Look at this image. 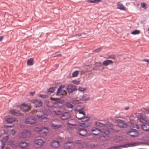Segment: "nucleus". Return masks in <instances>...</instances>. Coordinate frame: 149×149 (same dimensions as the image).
Listing matches in <instances>:
<instances>
[{
  "label": "nucleus",
  "mask_w": 149,
  "mask_h": 149,
  "mask_svg": "<svg viewBox=\"0 0 149 149\" xmlns=\"http://www.w3.org/2000/svg\"><path fill=\"white\" fill-rule=\"evenodd\" d=\"M78 132L80 135L84 136H88L90 134L86 130L83 129H80Z\"/></svg>",
  "instance_id": "obj_6"
},
{
  "label": "nucleus",
  "mask_w": 149,
  "mask_h": 149,
  "mask_svg": "<svg viewBox=\"0 0 149 149\" xmlns=\"http://www.w3.org/2000/svg\"><path fill=\"white\" fill-rule=\"evenodd\" d=\"M105 126H104V128H102V132L104 133L106 135L108 134L109 133V131L108 130H106V128H107L109 130H114V132H117L118 131V130L116 129H114L115 128V126H113L111 123L108 122L104 124Z\"/></svg>",
  "instance_id": "obj_2"
},
{
  "label": "nucleus",
  "mask_w": 149,
  "mask_h": 149,
  "mask_svg": "<svg viewBox=\"0 0 149 149\" xmlns=\"http://www.w3.org/2000/svg\"><path fill=\"white\" fill-rule=\"evenodd\" d=\"M77 90L76 86L75 85L72 84H70L68 85L67 90L69 93H72L73 91Z\"/></svg>",
  "instance_id": "obj_16"
},
{
  "label": "nucleus",
  "mask_w": 149,
  "mask_h": 149,
  "mask_svg": "<svg viewBox=\"0 0 149 149\" xmlns=\"http://www.w3.org/2000/svg\"><path fill=\"white\" fill-rule=\"evenodd\" d=\"M53 111L56 114L59 115L60 118L63 120L69 119L71 117L70 115L68 112H65L63 113L59 110L55 109H53Z\"/></svg>",
  "instance_id": "obj_1"
},
{
  "label": "nucleus",
  "mask_w": 149,
  "mask_h": 149,
  "mask_svg": "<svg viewBox=\"0 0 149 149\" xmlns=\"http://www.w3.org/2000/svg\"><path fill=\"white\" fill-rule=\"evenodd\" d=\"M8 145H10L12 147H14L16 146V143L13 141L9 140L8 143Z\"/></svg>",
  "instance_id": "obj_32"
},
{
  "label": "nucleus",
  "mask_w": 149,
  "mask_h": 149,
  "mask_svg": "<svg viewBox=\"0 0 149 149\" xmlns=\"http://www.w3.org/2000/svg\"><path fill=\"white\" fill-rule=\"evenodd\" d=\"M74 147L73 142L71 141L65 143L64 145V147L66 149L72 148Z\"/></svg>",
  "instance_id": "obj_18"
},
{
  "label": "nucleus",
  "mask_w": 149,
  "mask_h": 149,
  "mask_svg": "<svg viewBox=\"0 0 149 149\" xmlns=\"http://www.w3.org/2000/svg\"><path fill=\"white\" fill-rule=\"evenodd\" d=\"M143 144V143L141 142H135L127 144L125 145L124 146L125 147H132L141 145Z\"/></svg>",
  "instance_id": "obj_21"
},
{
  "label": "nucleus",
  "mask_w": 149,
  "mask_h": 149,
  "mask_svg": "<svg viewBox=\"0 0 149 149\" xmlns=\"http://www.w3.org/2000/svg\"><path fill=\"white\" fill-rule=\"evenodd\" d=\"M36 121L35 118L31 116L26 118L25 122L27 124H33L35 123Z\"/></svg>",
  "instance_id": "obj_15"
},
{
  "label": "nucleus",
  "mask_w": 149,
  "mask_h": 149,
  "mask_svg": "<svg viewBox=\"0 0 149 149\" xmlns=\"http://www.w3.org/2000/svg\"><path fill=\"white\" fill-rule=\"evenodd\" d=\"M81 106L80 105H78L76 107V109L77 111H79V110H81V109L83 108V107L80 108Z\"/></svg>",
  "instance_id": "obj_47"
},
{
  "label": "nucleus",
  "mask_w": 149,
  "mask_h": 149,
  "mask_svg": "<svg viewBox=\"0 0 149 149\" xmlns=\"http://www.w3.org/2000/svg\"><path fill=\"white\" fill-rule=\"evenodd\" d=\"M33 59L32 58H30L27 61V64L28 65H31L33 64Z\"/></svg>",
  "instance_id": "obj_34"
},
{
  "label": "nucleus",
  "mask_w": 149,
  "mask_h": 149,
  "mask_svg": "<svg viewBox=\"0 0 149 149\" xmlns=\"http://www.w3.org/2000/svg\"><path fill=\"white\" fill-rule=\"evenodd\" d=\"M90 118L89 117L87 116H85L80 120L82 122H86L90 120Z\"/></svg>",
  "instance_id": "obj_33"
},
{
  "label": "nucleus",
  "mask_w": 149,
  "mask_h": 149,
  "mask_svg": "<svg viewBox=\"0 0 149 149\" xmlns=\"http://www.w3.org/2000/svg\"><path fill=\"white\" fill-rule=\"evenodd\" d=\"M115 123L118 124V126L120 128H125L127 127V125L124 121L119 119H116Z\"/></svg>",
  "instance_id": "obj_3"
},
{
  "label": "nucleus",
  "mask_w": 149,
  "mask_h": 149,
  "mask_svg": "<svg viewBox=\"0 0 149 149\" xmlns=\"http://www.w3.org/2000/svg\"><path fill=\"white\" fill-rule=\"evenodd\" d=\"M129 107L127 106L125 107V109L126 110H128L129 109Z\"/></svg>",
  "instance_id": "obj_59"
},
{
  "label": "nucleus",
  "mask_w": 149,
  "mask_h": 149,
  "mask_svg": "<svg viewBox=\"0 0 149 149\" xmlns=\"http://www.w3.org/2000/svg\"><path fill=\"white\" fill-rule=\"evenodd\" d=\"M143 61H145L147 62L148 63H149V60L148 59H144Z\"/></svg>",
  "instance_id": "obj_55"
},
{
  "label": "nucleus",
  "mask_w": 149,
  "mask_h": 149,
  "mask_svg": "<svg viewBox=\"0 0 149 149\" xmlns=\"http://www.w3.org/2000/svg\"><path fill=\"white\" fill-rule=\"evenodd\" d=\"M73 83L76 84H78L80 83V81L74 80L73 81Z\"/></svg>",
  "instance_id": "obj_48"
},
{
  "label": "nucleus",
  "mask_w": 149,
  "mask_h": 149,
  "mask_svg": "<svg viewBox=\"0 0 149 149\" xmlns=\"http://www.w3.org/2000/svg\"><path fill=\"white\" fill-rule=\"evenodd\" d=\"M146 5V4L145 3H141V7L142 8H145Z\"/></svg>",
  "instance_id": "obj_49"
},
{
  "label": "nucleus",
  "mask_w": 149,
  "mask_h": 149,
  "mask_svg": "<svg viewBox=\"0 0 149 149\" xmlns=\"http://www.w3.org/2000/svg\"><path fill=\"white\" fill-rule=\"evenodd\" d=\"M133 130L137 131L139 130V127L137 125H134L132 127Z\"/></svg>",
  "instance_id": "obj_35"
},
{
  "label": "nucleus",
  "mask_w": 149,
  "mask_h": 149,
  "mask_svg": "<svg viewBox=\"0 0 149 149\" xmlns=\"http://www.w3.org/2000/svg\"><path fill=\"white\" fill-rule=\"evenodd\" d=\"M51 146L54 148H58L60 147L59 141H53L51 143Z\"/></svg>",
  "instance_id": "obj_19"
},
{
  "label": "nucleus",
  "mask_w": 149,
  "mask_h": 149,
  "mask_svg": "<svg viewBox=\"0 0 149 149\" xmlns=\"http://www.w3.org/2000/svg\"><path fill=\"white\" fill-rule=\"evenodd\" d=\"M6 127H7L8 128V127H11L12 126H7Z\"/></svg>",
  "instance_id": "obj_60"
},
{
  "label": "nucleus",
  "mask_w": 149,
  "mask_h": 149,
  "mask_svg": "<svg viewBox=\"0 0 149 149\" xmlns=\"http://www.w3.org/2000/svg\"><path fill=\"white\" fill-rule=\"evenodd\" d=\"M102 48H99L98 49H97L94 50L93 52H95L96 53L99 52H100Z\"/></svg>",
  "instance_id": "obj_45"
},
{
  "label": "nucleus",
  "mask_w": 149,
  "mask_h": 149,
  "mask_svg": "<svg viewBox=\"0 0 149 149\" xmlns=\"http://www.w3.org/2000/svg\"><path fill=\"white\" fill-rule=\"evenodd\" d=\"M32 103L34 104V105L36 107L42 106V103L40 100L37 99L33 100Z\"/></svg>",
  "instance_id": "obj_14"
},
{
  "label": "nucleus",
  "mask_w": 149,
  "mask_h": 149,
  "mask_svg": "<svg viewBox=\"0 0 149 149\" xmlns=\"http://www.w3.org/2000/svg\"><path fill=\"white\" fill-rule=\"evenodd\" d=\"M36 116L41 119H47V115L44 113L43 112L40 111L37 113L36 114Z\"/></svg>",
  "instance_id": "obj_5"
},
{
  "label": "nucleus",
  "mask_w": 149,
  "mask_h": 149,
  "mask_svg": "<svg viewBox=\"0 0 149 149\" xmlns=\"http://www.w3.org/2000/svg\"><path fill=\"white\" fill-rule=\"evenodd\" d=\"M51 125L54 129H59V128H61L62 126V125L61 124H56L53 123H51Z\"/></svg>",
  "instance_id": "obj_28"
},
{
  "label": "nucleus",
  "mask_w": 149,
  "mask_h": 149,
  "mask_svg": "<svg viewBox=\"0 0 149 149\" xmlns=\"http://www.w3.org/2000/svg\"><path fill=\"white\" fill-rule=\"evenodd\" d=\"M10 112L13 115L18 116L20 114V112L16 110L12 109L10 110Z\"/></svg>",
  "instance_id": "obj_24"
},
{
  "label": "nucleus",
  "mask_w": 149,
  "mask_h": 149,
  "mask_svg": "<svg viewBox=\"0 0 149 149\" xmlns=\"http://www.w3.org/2000/svg\"><path fill=\"white\" fill-rule=\"evenodd\" d=\"M148 30L149 31V28L148 29Z\"/></svg>",
  "instance_id": "obj_64"
},
{
  "label": "nucleus",
  "mask_w": 149,
  "mask_h": 149,
  "mask_svg": "<svg viewBox=\"0 0 149 149\" xmlns=\"http://www.w3.org/2000/svg\"><path fill=\"white\" fill-rule=\"evenodd\" d=\"M42 128H39L38 127H36L35 128V130L36 131H40V130Z\"/></svg>",
  "instance_id": "obj_50"
},
{
  "label": "nucleus",
  "mask_w": 149,
  "mask_h": 149,
  "mask_svg": "<svg viewBox=\"0 0 149 149\" xmlns=\"http://www.w3.org/2000/svg\"><path fill=\"white\" fill-rule=\"evenodd\" d=\"M79 126L83 127H88V124H86L85 123H80L79 124Z\"/></svg>",
  "instance_id": "obj_39"
},
{
  "label": "nucleus",
  "mask_w": 149,
  "mask_h": 149,
  "mask_svg": "<svg viewBox=\"0 0 149 149\" xmlns=\"http://www.w3.org/2000/svg\"><path fill=\"white\" fill-rule=\"evenodd\" d=\"M139 120L141 122L144 124L148 122V118L146 117L145 115L141 114L139 118Z\"/></svg>",
  "instance_id": "obj_12"
},
{
  "label": "nucleus",
  "mask_w": 149,
  "mask_h": 149,
  "mask_svg": "<svg viewBox=\"0 0 149 149\" xmlns=\"http://www.w3.org/2000/svg\"><path fill=\"white\" fill-rule=\"evenodd\" d=\"M87 1L88 3H93V0H86Z\"/></svg>",
  "instance_id": "obj_56"
},
{
  "label": "nucleus",
  "mask_w": 149,
  "mask_h": 149,
  "mask_svg": "<svg viewBox=\"0 0 149 149\" xmlns=\"http://www.w3.org/2000/svg\"><path fill=\"white\" fill-rule=\"evenodd\" d=\"M34 143L40 146H43L45 143V141L42 139H36L34 140Z\"/></svg>",
  "instance_id": "obj_10"
},
{
  "label": "nucleus",
  "mask_w": 149,
  "mask_h": 149,
  "mask_svg": "<svg viewBox=\"0 0 149 149\" xmlns=\"http://www.w3.org/2000/svg\"><path fill=\"white\" fill-rule=\"evenodd\" d=\"M73 102L74 103L79 104L80 103V102L79 100H75L73 101Z\"/></svg>",
  "instance_id": "obj_52"
},
{
  "label": "nucleus",
  "mask_w": 149,
  "mask_h": 149,
  "mask_svg": "<svg viewBox=\"0 0 149 149\" xmlns=\"http://www.w3.org/2000/svg\"><path fill=\"white\" fill-rule=\"evenodd\" d=\"M32 94H34L35 93V92H33L32 93H31Z\"/></svg>",
  "instance_id": "obj_62"
},
{
  "label": "nucleus",
  "mask_w": 149,
  "mask_h": 149,
  "mask_svg": "<svg viewBox=\"0 0 149 149\" xmlns=\"http://www.w3.org/2000/svg\"><path fill=\"white\" fill-rule=\"evenodd\" d=\"M55 88L54 87L50 88L48 90V92L50 93H53L54 92L55 90Z\"/></svg>",
  "instance_id": "obj_44"
},
{
  "label": "nucleus",
  "mask_w": 149,
  "mask_h": 149,
  "mask_svg": "<svg viewBox=\"0 0 149 149\" xmlns=\"http://www.w3.org/2000/svg\"><path fill=\"white\" fill-rule=\"evenodd\" d=\"M81 74H82V73H85V72L84 71H81Z\"/></svg>",
  "instance_id": "obj_61"
},
{
  "label": "nucleus",
  "mask_w": 149,
  "mask_h": 149,
  "mask_svg": "<svg viewBox=\"0 0 149 149\" xmlns=\"http://www.w3.org/2000/svg\"><path fill=\"white\" fill-rule=\"evenodd\" d=\"M141 128L145 131L149 130V125L147 123L143 124L141 125Z\"/></svg>",
  "instance_id": "obj_27"
},
{
  "label": "nucleus",
  "mask_w": 149,
  "mask_h": 149,
  "mask_svg": "<svg viewBox=\"0 0 149 149\" xmlns=\"http://www.w3.org/2000/svg\"><path fill=\"white\" fill-rule=\"evenodd\" d=\"M64 86H60L59 88L58 89L56 93L57 95H66L67 94V92L65 90H62V88H64Z\"/></svg>",
  "instance_id": "obj_9"
},
{
  "label": "nucleus",
  "mask_w": 149,
  "mask_h": 149,
  "mask_svg": "<svg viewBox=\"0 0 149 149\" xmlns=\"http://www.w3.org/2000/svg\"><path fill=\"white\" fill-rule=\"evenodd\" d=\"M91 131L93 134L95 135H97L101 132V131L98 128L93 127L91 130Z\"/></svg>",
  "instance_id": "obj_22"
},
{
  "label": "nucleus",
  "mask_w": 149,
  "mask_h": 149,
  "mask_svg": "<svg viewBox=\"0 0 149 149\" xmlns=\"http://www.w3.org/2000/svg\"><path fill=\"white\" fill-rule=\"evenodd\" d=\"M73 120H69L68 121V125H75V124L74 123H72V122H71L72 121H73Z\"/></svg>",
  "instance_id": "obj_46"
},
{
  "label": "nucleus",
  "mask_w": 149,
  "mask_h": 149,
  "mask_svg": "<svg viewBox=\"0 0 149 149\" xmlns=\"http://www.w3.org/2000/svg\"><path fill=\"white\" fill-rule=\"evenodd\" d=\"M66 106L67 107L69 108H72L73 107V105L70 103H67L66 104Z\"/></svg>",
  "instance_id": "obj_42"
},
{
  "label": "nucleus",
  "mask_w": 149,
  "mask_h": 149,
  "mask_svg": "<svg viewBox=\"0 0 149 149\" xmlns=\"http://www.w3.org/2000/svg\"><path fill=\"white\" fill-rule=\"evenodd\" d=\"M140 33V31L138 30H135L134 31L132 32L131 33L133 35H136L139 34Z\"/></svg>",
  "instance_id": "obj_40"
},
{
  "label": "nucleus",
  "mask_w": 149,
  "mask_h": 149,
  "mask_svg": "<svg viewBox=\"0 0 149 149\" xmlns=\"http://www.w3.org/2000/svg\"><path fill=\"white\" fill-rule=\"evenodd\" d=\"M9 138V136L7 135L6 133H4V134L2 136V141L6 143Z\"/></svg>",
  "instance_id": "obj_25"
},
{
  "label": "nucleus",
  "mask_w": 149,
  "mask_h": 149,
  "mask_svg": "<svg viewBox=\"0 0 149 149\" xmlns=\"http://www.w3.org/2000/svg\"><path fill=\"white\" fill-rule=\"evenodd\" d=\"M31 109L30 106L27 104H23L20 107V110L23 111H27Z\"/></svg>",
  "instance_id": "obj_11"
},
{
  "label": "nucleus",
  "mask_w": 149,
  "mask_h": 149,
  "mask_svg": "<svg viewBox=\"0 0 149 149\" xmlns=\"http://www.w3.org/2000/svg\"><path fill=\"white\" fill-rule=\"evenodd\" d=\"M79 73V71H75L73 72L72 74V76L73 77H77Z\"/></svg>",
  "instance_id": "obj_37"
},
{
  "label": "nucleus",
  "mask_w": 149,
  "mask_h": 149,
  "mask_svg": "<svg viewBox=\"0 0 149 149\" xmlns=\"http://www.w3.org/2000/svg\"><path fill=\"white\" fill-rule=\"evenodd\" d=\"M5 146V144L3 143V141L0 140V149H3Z\"/></svg>",
  "instance_id": "obj_36"
},
{
  "label": "nucleus",
  "mask_w": 149,
  "mask_h": 149,
  "mask_svg": "<svg viewBox=\"0 0 149 149\" xmlns=\"http://www.w3.org/2000/svg\"><path fill=\"white\" fill-rule=\"evenodd\" d=\"M89 99L88 96L87 95H85L83 96L82 98V100L84 101H86L89 100Z\"/></svg>",
  "instance_id": "obj_38"
},
{
  "label": "nucleus",
  "mask_w": 149,
  "mask_h": 149,
  "mask_svg": "<svg viewBox=\"0 0 149 149\" xmlns=\"http://www.w3.org/2000/svg\"><path fill=\"white\" fill-rule=\"evenodd\" d=\"M115 58V56L113 54H111L109 55H108L107 56V57H106V58H111V59H114Z\"/></svg>",
  "instance_id": "obj_41"
},
{
  "label": "nucleus",
  "mask_w": 149,
  "mask_h": 149,
  "mask_svg": "<svg viewBox=\"0 0 149 149\" xmlns=\"http://www.w3.org/2000/svg\"><path fill=\"white\" fill-rule=\"evenodd\" d=\"M93 3H96L101 2V0H94Z\"/></svg>",
  "instance_id": "obj_54"
},
{
  "label": "nucleus",
  "mask_w": 149,
  "mask_h": 149,
  "mask_svg": "<svg viewBox=\"0 0 149 149\" xmlns=\"http://www.w3.org/2000/svg\"><path fill=\"white\" fill-rule=\"evenodd\" d=\"M31 133L28 130H24L22 132L19 134V137L20 138L23 139L29 137L30 136Z\"/></svg>",
  "instance_id": "obj_4"
},
{
  "label": "nucleus",
  "mask_w": 149,
  "mask_h": 149,
  "mask_svg": "<svg viewBox=\"0 0 149 149\" xmlns=\"http://www.w3.org/2000/svg\"><path fill=\"white\" fill-rule=\"evenodd\" d=\"M61 56V54H57L56 55H54L53 56L54 57H56V56Z\"/></svg>",
  "instance_id": "obj_58"
},
{
  "label": "nucleus",
  "mask_w": 149,
  "mask_h": 149,
  "mask_svg": "<svg viewBox=\"0 0 149 149\" xmlns=\"http://www.w3.org/2000/svg\"><path fill=\"white\" fill-rule=\"evenodd\" d=\"M127 134L132 137H137L139 135V133L137 131L134 130H130L128 131Z\"/></svg>",
  "instance_id": "obj_17"
},
{
  "label": "nucleus",
  "mask_w": 149,
  "mask_h": 149,
  "mask_svg": "<svg viewBox=\"0 0 149 149\" xmlns=\"http://www.w3.org/2000/svg\"><path fill=\"white\" fill-rule=\"evenodd\" d=\"M113 64V61L111 60H106L104 61L102 63L103 65L105 66L111 65Z\"/></svg>",
  "instance_id": "obj_23"
},
{
  "label": "nucleus",
  "mask_w": 149,
  "mask_h": 149,
  "mask_svg": "<svg viewBox=\"0 0 149 149\" xmlns=\"http://www.w3.org/2000/svg\"><path fill=\"white\" fill-rule=\"evenodd\" d=\"M86 89V88H83L81 87H79L78 88V90L82 92L85 91Z\"/></svg>",
  "instance_id": "obj_43"
},
{
  "label": "nucleus",
  "mask_w": 149,
  "mask_h": 149,
  "mask_svg": "<svg viewBox=\"0 0 149 149\" xmlns=\"http://www.w3.org/2000/svg\"><path fill=\"white\" fill-rule=\"evenodd\" d=\"M19 147L23 149H28L29 146V143L25 141L21 142L19 145Z\"/></svg>",
  "instance_id": "obj_8"
},
{
  "label": "nucleus",
  "mask_w": 149,
  "mask_h": 149,
  "mask_svg": "<svg viewBox=\"0 0 149 149\" xmlns=\"http://www.w3.org/2000/svg\"><path fill=\"white\" fill-rule=\"evenodd\" d=\"M147 114H149V111H148L147 113Z\"/></svg>",
  "instance_id": "obj_63"
},
{
  "label": "nucleus",
  "mask_w": 149,
  "mask_h": 149,
  "mask_svg": "<svg viewBox=\"0 0 149 149\" xmlns=\"http://www.w3.org/2000/svg\"><path fill=\"white\" fill-rule=\"evenodd\" d=\"M4 132L8 136H12L15 134V131L13 129L8 128L7 130L4 131Z\"/></svg>",
  "instance_id": "obj_13"
},
{
  "label": "nucleus",
  "mask_w": 149,
  "mask_h": 149,
  "mask_svg": "<svg viewBox=\"0 0 149 149\" xmlns=\"http://www.w3.org/2000/svg\"><path fill=\"white\" fill-rule=\"evenodd\" d=\"M117 7L118 9L122 10H126V8L123 5L119 2H118L117 4Z\"/></svg>",
  "instance_id": "obj_26"
},
{
  "label": "nucleus",
  "mask_w": 149,
  "mask_h": 149,
  "mask_svg": "<svg viewBox=\"0 0 149 149\" xmlns=\"http://www.w3.org/2000/svg\"><path fill=\"white\" fill-rule=\"evenodd\" d=\"M40 130L41 133L44 135L47 134L48 132V130L47 127H44L42 128Z\"/></svg>",
  "instance_id": "obj_29"
},
{
  "label": "nucleus",
  "mask_w": 149,
  "mask_h": 149,
  "mask_svg": "<svg viewBox=\"0 0 149 149\" xmlns=\"http://www.w3.org/2000/svg\"><path fill=\"white\" fill-rule=\"evenodd\" d=\"M85 112L81 110L77 111L76 114V116L78 120H80L83 117L85 116Z\"/></svg>",
  "instance_id": "obj_7"
},
{
  "label": "nucleus",
  "mask_w": 149,
  "mask_h": 149,
  "mask_svg": "<svg viewBox=\"0 0 149 149\" xmlns=\"http://www.w3.org/2000/svg\"><path fill=\"white\" fill-rule=\"evenodd\" d=\"M15 120L14 118H8L6 119L5 121L8 123H11Z\"/></svg>",
  "instance_id": "obj_30"
},
{
  "label": "nucleus",
  "mask_w": 149,
  "mask_h": 149,
  "mask_svg": "<svg viewBox=\"0 0 149 149\" xmlns=\"http://www.w3.org/2000/svg\"><path fill=\"white\" fill-rule=\"evenodd\" d=\"M82 34H85V33H79L75 35L74 36H78L79 37L81 36Z\"/></svg>",
  "instance_id": "obj_53"
},
{
  "label": "nucleus",
  "mask_w": 149,
  "mask_h": 149,
  "mask_svg": "<svg viewBox=\"0 0 149 149\" xmlns=\"http://www.w3.org/2000/svg\"><path fill=\"white\" fill-rule=\"evenodd\" d=\"M39 96L40 97L44 99L45 98H46L47 96L46 95L41 94Z\"/></svg>",
  "instance_id": "obj_51"
},
{
  "label": "nucleus",
  "mask_w": 149,
  "mask_h": 149,
  "mask_svg": "<svg viewBox=\"0 0 149 149\" xmlns=\"http://www.w3.org/2000/svg\"><path fill=\"white\" fill-rule=\"evenodd\" d=\"M95 124V125L97 127H102V129L104 128V126L105 125L104 124L99 122H96Z\"/></svg>",
  "instance_id": "obj_31"
},
{
  "label": "nucleus",
  "mask_w": 149,
  "mask_h": 149,
  "mask_svg": "<svg viewBox=\"0 0 149 149\" xmlns=\"http://www.w3.org/2000/svg\"><path fill=\"white\" fill-rule=\"evenodd\" d=\"M3 36H1L0 37V42L3 39Z\"/></svg>",
  "instance_id": "obj_57"
},
{
  "label": "nucleus",
  "mask_w": 149,
  "mask_h": 149,
  "mask_svg": "<svg viewBox=\"0 0 149 149\" xmlns=\"http://www.w3.org/2000/svg\"><path fill=\"white\" fill-rule=\"evenodd\" d=\"M51 100L52 101H54L55 102H49L47 103V105L49 107H52L53 106L54 103V104H56L57 101H58V99L57 98H54L53 97L51 98Z\"/></svg>",
  "instance_id": "obj_20"
}]
</instances>
